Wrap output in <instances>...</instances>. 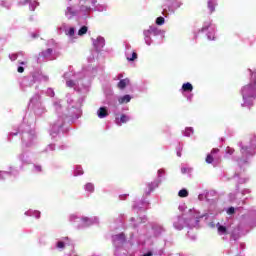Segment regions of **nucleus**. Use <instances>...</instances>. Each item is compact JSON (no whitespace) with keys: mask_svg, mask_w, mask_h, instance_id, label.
I'll return each instance as SVG.
<instances>
[{"mask_svg":"<svg viewBox=\"0 0 256 256\" xmlns=\"http://www.w3.org/2000/svg\"><path fill=\"white\" fill-rule=\"evenodd\" d=\"M95 75H97V68L91 67L83 68L81 72L77 73L70 67L69 71L64 73L63 78L66 81V86L77 91L82 97L75 99L74 95L68 94L66 96V110L63 109L61 100H53L54 111H56L58 118L51 125L49 131L50 137L54 139L61 131L64 133L65 119L73 122L81 117V107L83 106L85 97L91 91V77H95Z\"/></svg>","mask_w":256,"mask_h":256,"instance_id":"f257e3e1","label":"nucleus"},{"mask_svg":"<svg viewBox=\"0 0 256 256\" xmlns=\"http://www.w3.org/2000/svg\"><path fill=\"white\" fill-rule=\"evenodd\" d=\"M27 118H24L23 123L14 131L8 135V141H11V137L15 135H22V147L23 151L18 156L19 161L23 164L31 163V153L25 151V148L33 147L37 145V133L31 128V124H27Z\"/></svg>","mask_w":256,"mask_h":256,"instance_id":"f03ea898","label":"nucleus"},{"mask_svg":"<svg viewBox=\"0 0 256 256\" xmlns=\"http://www.w3.org/2000/svg\"><path fill=\"white\" fill-rule=\"evenodd\" d=\"M251 75L250 83L241 88L243 103L241 107H253V102L256 99V69H249Z\"/></svg>","mask_w":256,"mask_h":256,"instance_id":"7ed1b4c3","label":"nucleus"},{"mask_svg":"<svg viewBox=\"0 0 256 256\" xmlns=\"http://www.w3.org/2000/svg\"><path fill=\"white\" fill-rule=\"evenodd\" d=\"M93 11H98L99 13L107 11V4L98 3L97 0H79V10L77 11L79 17L87 19Z\"/></svg>","mask_w":256,"mask_h":256,"instance_id":"20e7f679","label":"nucleus"},{"mask_svg":"<svg viewBox=\"0 0 256 256\" xmlns=\"http://www.w3.org/2000/svg\"><path fill=\"white\" fill-rule=\"evenodd\" d=\"M238 146L240 147V153L242 155L241 159L238 160V165L240 169H243V165H249V159L256 155V135L250 139L248 144L240 142Z\"/></svg>","mask_w":256,"mask_h":256,"instance_id":"39448f33","label":"nucleus"},{"mask_svg":"<svg viewBox=\"0 0 256 256\" xmlns=\"http://www.w3.org/2000/svg\"><path fill=\"white\" fill-rule=\"evenodd\" d=\"M47 81H49V76L43 74V72L41 71H35L32 72L30 75L24 77L20 85L24 91H27V89H29V87H31L32 85H35V83H47Z\"/></svg>","mask_w":256,"mask_h":256,"instance_id":"423d86ee","label":"nucleus"},{"mask_svg":"<svg viewBox=\"0 0 256 256\" xmlns=\"http://www.w3.org/2000/svg\"><path fill=\"white\" fill-rule=\"evenodd\" d=\"M70 223H73L76 229H85V227H91V225H95L99 223V218L96 216L93 217H81L77 214H72L69 216Z\"/></svg>","mask_w":256,"mask_h":256,"instance_id":"0eeeda50","label":"nucleus"},{"mask_svg":"<svg viewBox=\"0 0 256 256\" xmlns=\"http://www.w3.org/2000/svg\"><path fill=\"white\" fill-rule=\"evenodd\" d=\"M203 217L207 219L208 214H201V212L195 209H190L188 214H185L186 227L188 229H195L199 227V222L201 219H203Z\"/></svg>","mask_w":256,"mask_h":256,"instance_id":"6e6552de","label":"nucleus"},{"mask_svg":"<svg viewBox=\"0 0 256 256\" xmlns=\"http://www.w3.org/2000/svg\"><path fill=\"white\" fill-rule=\"evenodd\" d=\"M183 7V1L181 0H165V3L162 5V15L164 17H169V15H175L177 9Z\"/></svg>","mask_w":256,"mask_h":256,"instance_id":"1a4fd4ad","label":"nucleus"},{"mask_svg":"<svg viewBox=\"0 0 256 256\" xmlns=\"http://www.w3.org/2000/svg\"><path fill=\"white\" fill-rule=\"evenodd\" d=\"M143 35L144 41L149 47L155 43V39H157V37H163V31H161L157 26H149L148 29L143 31Z\"/></svg>","mask_w":256,"mask_h":256,"instance_id":"9d476101","label":"nucleus"},{"mask_svg":"<svg viewBox=\"0 0 256 256\" xmlns=\"http://www.w3.org/2000/svg\"><path fill=\"white\" fill-rule=\"evenodd\" d=\"M125 234L120 233L118 235L112 236V242L115 247V255L116 256H127V250L123 249V245L125 243Z\"/></svg>","mask_w":256,"mask_h":256,"instance_id":"9b49d317","label":"nucleus"},{"mask_svg":"<svg viewBox=\"0 0 256 256\" xmlns=\"http://www.w3.org/2000/svg\"><path fill=\"white\" fill-rule=\"evenodd\" d=\"M92 44L94 51L91 52L90 56L88 57V63H93L95 59L99 56V51L105 47V38L102 36H98L97 38H92Z\"/></svg>","mask_w":256,"mask_h":256,"instance_id":"f8f14e48","label":"nucleus"},{"mask_svg":"<svg viewBox=\"0 0 256 256\" xmlns=\"http://www.w3.org/2000/svg\"><path fill=\"white\" fill-rule=\"evenodd\" d=\"M29 107H31V109H34V113L38 117H41V115L45 114L47 111L45 109V106H43V103H41V96H39V94H35L30 99Z\"/></svg>","mask_w":256,"mask_h":256,"instance_id":"ddd939ff","label":"nucleus"},{"mask_svg":"<svg viewBox=\"0 0 256 256\" xmlns=\"http://www.w3.org/2000/svg\"><path fill=\"white\" fill-rule=\"evenodd\" d=\"M55 59V50L48 48L40 52L36 58L37 63H45L47 61H53Z\"/></svg>","mask_w":256,"mask_h":256,"instance_id":"4468645a","label":"nucleus"},{"mask_svg":"<svg viewBox=\"0 0 256 256\" xmlns=\"http://www.w3.org/2000/svg\"><path fill=\"white\" fill-rule=\"evenodd\" d=\"M215 29H217L215 24L212 21H207L204 22L201 32L207 33V39L209 41H215Z\"/></svg>","mask_w":256,"mask_h":256,"instance_id":"2eb2a0df","label":"nucleus"},{"mask_svg":"<svg viewBox=\"0 0 256 256\" xmlns=\"http://www.w3.org/2000/svg\"><path fill=\"white\" fill-rule=\"evenodd\" d=\"M172 223L176 231H182V229H185V227H187L185 215L174 217Z\"/></svg>","mask_w":256,"mask_h":256,"instance_id":"dca6fc26","label":"nucleus"},{"mask_svg":"<svg viewBox=\"0 0 256 256\" xmlns=\"http://www.w3.org/2000/svg\"><path fill=\"white\" fill-rule=\"evenodd\" d=\"M182 95L187 98V101H193V84L192 83H184L182 88L180 89Z\"/></svg>","mask_w":256,"mask_h":256,"instance_id":"f3484780","label":"nucleus"},{"mask_svg":"<svg viewBox=\"0 0 256 256\" xmlns=\"http://www.w3.org/2000/svg\"><path fill=\"white\" fill-rule=\"evenodd\" d=\"M125 57L127 61H129V63L136 61V59L138 58L137 52L133 50V48L131 47V44L129 43L125 44Z\"/></svg>","mask_w":256,"mask_h":256,"instance_id":"a211bd4d","label":"nucleus"},{"mask_svg":"<svg viewBox=\"0 0 256 256\" xmlns=\"http://www.w3.org/2000/svg\"><path fill=\"white\" fill-rule=\"evenodd\" d=\"M73 242L71 241V238L69 237H62L60 240H58L56 242V249H58V251H64L65 247H67V245H71Z\"/></svg>","mask_w":256,"mask_h":256,"instance_id":"6ab92c4d","label":"nucleus"},{"mask_svg":"<svg viewBox=\"0 0 256 256\" xmlns=\"http://www.w3.org/2000/svg\"><path fill=\"white\" fill-rule=\"evenodd\" d=\"M132 209L137 213H139V211H147V209H149V202L145 199L140 202H135Z\"/></svg>","mask_w":256,"mask_h":256,"instance_id":"aec40b11","label":"nucleus"},{"mask_svg":"<svg viewBox=\"0 0 256 256\" xmlns=\"http://www.w3.org/2000/svg\"><path fill=\"white\" fill-rule=\"evenodd\" d=\"M129 121H131V116L126 114H121L120 117L116 116L115 118V123L118 125V127H121V125L125 123H129Z\"/></svg>","mask_w":256,"mask_h":256,"instance_id":"412c9836","label":"nucleus"},{"mask_svg":"<svg viewBox=\"0 0 256 256\" xmlns=\"http://www.w3.org/2000/svg\"><path fill=\"white\" fill-rule=\"evenodd\" d=\"M96 115L98 119H107V117H109V108H107L106 106H101L97 110Z\"/></svg>","mask_w":256,"mask_h":256,"instance_id":"4be33fe9","label":"nucleus"},{"mask_svg":"<svg viewBox=\"0 0 256 256\" xmlns=\"http://www.w3.org/2000/svg\"><path fill=\"white\" fill-rule=\"evenodd\" d=\"M148 227H152L155 237H159V235H163V233H165V228L159 224H149Z\"/></svg>","mask_w":256,"mask_h":256,"instance_id":"5701e85b","label":"nucleus"},{"mask_svg":"<svg viewBox=\"0 0 256 256\" xmlns=\"http://www.w3.org/2000/svg\"><path fill=\"white\" fill-rule=\"evenodd\" d=\"M138 245H142V247H151V245H153V238H145V236H140L138 240Z\"/></svg>","mask_w":256,"mask_h":256,"instance_id":"b1692460","label":"nucleus"},{"mask_svg":"<svg viewBox=\"0 0 256 256\" xmlns=\"http://www.w3.org/2000/svg\"><path fill=\"white\" fill-rule=\"evenodd\" d=\"M159 185H161V179L155 180L154 182L148 183L147 188L148 190H146V194L147 195H151V193H153V191H155V189H157V187H159Z\"/></svg>","mask_w":256,"mask_h":256,"instance_id":"393cba45","label":"nucleus"},{"mask_svg":"<svg viewBox=\"0 0 256 256\" xmlns=\"http://www.w3.org/2000/svg\"><path fill=\"white\" fill-rule=\"evenodd\" d=\"M30 11H34L36 7H38L39 3L36 0H21L20 5H28Z\"/></svg>","mask_w":256,"mask_h":256,"instance_id":"a878e982","label":"nucleus"},{"mask_svg":"<svg viewBox=\"0 0 256 256\" xmlns=\"http://www.w3.org/2000/svg\"><path fill=\"white\" fill-rule=\"evenodd\" d=\"M234 179L237 180L238 185H243V183H247V181H249V178L244 177L243 174L239 171L235 173Z\"/></svg>","mask_w":256,"mask_h":256,"instance_id":"bb28decb","label":"nucleus"},{"mask_svg":"<svg viewBox=\"0 0 256 256\" xmlns=\"http://www.w3.org/2000/svg\"><path fill=\"white\" fill-rule=\"evenodd\" d=\"M11 171H0V181H3L4 179H7V177H11V175H17V170L10 167Z\"/></svg>","mask_w":256,"mask_h":256,"instance_id":"cd10ccee","label":"nucleus"},{"mask_svg":"<svg viewBox=\"0 0 256 256\" xmlns=\"http://www.w3.org/2000/svg\"><path fill=\"white\" fill-rule=\"evenodd\" d=\"M24 215H26V217H35V219H39L41 217V212L37 210H28Z\"/></svg>","mask_w":256,"mask_h":256,"instance_id":"c85d7f7f","label":"nucleus"},{"mask_svg":"<svg viewBox=\"0 0 256 256\" xmlns=\"http://www.w3.org/2000/svg\"><path fill=\"white\" fill-rule=\"evenodd\" d=\"M215 153H219V149H217V148L212 149L211 153L208 154L206 157V163H208V164L213 163V157H214Z\"/></svg>","mask_w":256,"mask_h":256,"instance_id":"c756f323","label":"nucleus"},{"mask_svg":"<svg viewBox=\"0 0 256 256\" xmlns=\"http://www.w3.org/2000/svg\"><path fill=\"white\" fill-rule=\"evenodd\" d=\"M84 191H86V193H95V185L91 182H88L84 185Z\"/></svg>","mask_w":256,"mask_h":256,"instance_id":"7c9ffc66","label":"nucleus"},{"mask_svg":"<svg viewBox=\"0 0 256 256\" xmlns=\"http://www.w3.org/2000/svg\"><path fill=\"white\" fill-rule=\"evenodd\" d=\"M131 101V95L126 94L118 98V102L120 105H124L125 103H129Z\"/></svg>","mask_w":256,"mask_h":256,"instance_id":"2f4dec72","label":"nucleus"},{"mask_svg":"<svg viewBox=\"0 0 256 256\" xmlns=\"http://www.w3.org/2000/svg\"><path fill=\"white\" fill-rule=\"evenodd\" d=\"M207 6L210 13H214L215 7L217 6V0H208Z\"/></svg>","mask_w":256,"mask_h":256,"instance_id":"473e14b6","label":"nucleus"},{"mask_svg":"<svg viewBox=\"0 0 256 256\" xmlns=\"http://www.w3.org/2000/svg\"><path fill=\"white\" fill-rule=\"evenodd\" d=\"M237 193H239V184L236 185V192L230 193L228 199L231 203L235 202L237 199Z\"/></svg>","mask_w":256,"mask_h":256,"instance_id":"72a5a7b5","label":"nucleus"},{"mask_svg":"<svg viewBox=\"0 0 256 256\" xmlns=\"http://www.w3.org/2000/svg\"><path fill=\"white\" fill-rule=\"evenodd\" d=\"M129 85V78L122 79L118 82L119 89H125Z\"/></svg>","mask_w":256,"mask_h":256,"instance_id":"f704fd0d","label":"nucleus"},{"mask_svg":"<svg viewBox=\"0 0 256 256\" xmlns=\"http://www.w3.org/2000/svg\"><path fill=\"white\" fill-rule=\"evenodd\" d=\"M218 229V235H226L227 234V227L220 225L219 223L216 224Z\"/></svg>","mask_w":256,"mask_h":256,"instance_id":"c9c22d12","label":"nucleus"},{"mask_svg":"<svg viewBox=\"0 0 256 256\" xmlns=\"http://www.w3.org/2000/svg\"><path fill=\"white\" fill-rule=\"evenodd\" d=\"M65 15L68 19H71V17H75V15H77V12L73 11L72 7H67Z\"/></svg>","mask_w":256,"mask_h":256,"instance_id":"e433bc0d","label":"nucleus"},{"mask_svg":"<svg viewBox=\"0 0 256 256\" xmlns=\"http://www.w3.org/2000/svg\"><path fill=\"white\" fill-rule=\"evenodd\" d=\"M194 130L193 127H186L184 131H182V135L184 137H191V135H193Z\"/></svg>","mask_w":256,"mask_h":256,"instance_id":"4c0bfd02","label":"nucleus"},{"mask_svg":"<svg viewBox=\"0 0 256 256\" xmlns=\"http://www.w3.org/2000/svg\"><path fill=\"white\" fill-rule=\"evenodd\" d=\"M65 33L69 37V39H71V41H73L75 39V28L74 27L69 28V30H66Z\"/></svg>","mask_w":256,"mask_h":256,"instance_id":"58836bf2","label":"nucleus"},{"mask_svg":"<svg viewBox=\"0 0 256 256\" xmlns=\"http://www.w3.org/2000/svg\"><path fill=\"white\" fill-rule=\"evenodd\" d=\"M209 192L204 191L203 193L198 195V201H209Z\"/></svg>","mask_w":256,"mask_h":256,"instance_id":"ea45409f","label":"nucleus"},{"mask_svg":"<svg viewBox=\"0 0 256 256\" xmlns=\"http://www.w3.org/2000/svg\"><path fill=\"white\" fill-rule=\"evenodd\" d=\"M83 167L76 166L74 169V177H79V175H83Z\"/></svg>","mask_w":256,"mask_h":256,"instance_id":"a19ab883","label":"nucleus"},{"mask_svg":"<svg viewBox=\"0 0 256 256\" xmlns=\"http://www.w3.org/2000/svg\"><path fill=\"white\" fill-rule=\"evenodd\" d=\"M178 197H189V191H187V189L183 188L178 192Z\"/></svg>","mask_w":256,"mask_h":256,"instance_id":"79ce46f5","label":"nucleus"},{"mask_svg":"<svg viewBox=\"0 0 256 256\" xmlns=\"http://www.w3.org/2000/svg\"><path fill=\"white\" fill-rule=\"evenodd\" d=\"M66 31H67V25L65 23H62L60 26L57 27V32L59 34L63 32L66 33Z\"/></svg>","mask_w":256,"mask_h":256,"instance_id":"37998d69","label":"nucleus"},{"mask_svg":"<svg viewBox=\"0 0 256 256\" xmlns=\"http://www.w3.org/2000/svg\"><path fill=\"white\" fill-rule=\"evenodd\" d=\"M88 31L87 26H82L79 30H78V35L80 37H83V35H86Z\"/></svg>","mask_w":256,"mask_h":256,"instance_id":"c03bdc74","label":"nucleus"},{"mask_svg":"<svg viewBox=\"0 0 256 256\" xmlns=\"http://www.w3.org/2000/svg\"><path fill=\"white\" fill-rule=\"evenodd\" d=\"M51 151H55V144H49L44 149V153H51Z\"/></svg>","mask_w":256,"mask_h":256,"instance_id":"a18cd8bd","label":"nucleus"},{"mask_svg":"<svg viewBox=\"0 0 256 256\" xmlns=\"http://www.w3.org/2000/svg\"><path fill=\"white\" fill-rule=\"evenodd\" d=\"M191 171H193V168H189V167H185V166L181 167V174L182 175H186V173H191Z\"/></svg>","mask_w":256,"mask_h":256,"instance_id":"49530a36","label":"nucleus"},{"mask_svg":"<svg viewBox=\"0 0 256 256\" xmlns=\"http://www.w3.org/2000/svg\"><path fill=\"white\" fill-rule=\"evenodd\" d=\"M43 171V167L41 165L34 164L33 165V172L34 173H41Z\"/></svg>","mask_w":256,"mask_h":256,"instance_id":"de8ad7c7","label":"nucleus"},{"mask_svg":"<svg viewBox=\"0 0 256 256\" xmlns=\"http://www.w3.org/2000/svg\"><path fill=\"white\" fill-rule=\"evenodd\" d=\"M20 65L21 66H18L17 71H18V73H23V71H25V68L23 66L27 65V62L22 61V62H20Z\"/></svg>","mask_w":256,"mask_h":256,"instance_id":"09e8293b","label":"nucleus"},{"mask_svg":"<svg viewBox=\"0 0 256 256\" xmlns=\"http://www.w3.org/2000/svg\"><path fill=\"white\" fill-rule=\"evenodd\" d=\"M156 25H165V18L160 16L156 19Z\"/></svg>","mask_w":256,"mask_h":256,"instance_id":"8fccbe9b","label":"nucleus"},{"mask_svg":"<svg viewBox=\"0 0 256 256\" xmlns=\"http://www.w3.org/2000/svg\"><path fill=\"white\" fill-rule=\"evenodd\" d=\"M46 95H48V97H55V90H53V88H48L46 90Z\"/></svg>","mask_w":256,"mask_h":256,"instance_id":"3c124183","label":"nucleus"},{"mask_svg":"<svg viewBox=\"0 0 256 256\" xmlns=\"http://www.w3.org/2000/svg\"><path fill=\"white\" fill-rule=\"evenodd\" d=\"M19 55H22V53L10 54L9 59H11L12 61H17V57H19Z\"/></svg>","mask_w":256,"mask_h":256,"instance_id":"603ef678","label":"nucleus"},{"mask_svg":"<svg viewBox=\"0 0 256 256\" xmlns=\"http://www.w3.org/2000/svg\"><path fill=\"white\" fill-rule=\"evenodd\" d=\"M183 151V146L179 144V147L176 148L177 157H181V152Z\"/></svg>","mask_w":256,"mask_h":256,"instance_id":"864d4df0","label":"nucleus"},{"mask_svg":"<svg viewBox=\"0 0 256 256\" xmlns=\"http://www.w3.org/2000/svg\"><path fill=\"white\" fill-rule=\"evenodd\" d=\"M232 153H235V149L231 147H227L226 149V155H231Z\"/></svg>","mask_w":256,"mask_h":256,"instance_id":"5fc2aeb1","label":"nucleus"},{"mask_svg":"<svg viewBox=\"0 0 256 256\" xmlns=\"http://www.w3.org/2000/svg\"><path fill=\"white\" fill-rule=\"evenodd\" d=\"M188 237L191 239V241H195V239H197V235L191 234V231H188Z\"/></svg>","mask_w":256,"mask_h":256,"instance_id":"6e6d98bb","label":"nucleus"},{"mask_svg":"<svg viewBox=\"0 0 256 256\" xmlns=\"http://www.w3.org/2000/svg\"><path fill=\"white\" fill-rule=\"evenodd\" d=\"M146 221H147V217L145 216L137 218V223H145Z\"/></svg>","mask_w":256,"mask_h":256,"instance_id":"4d7b16f0","label":"nucleus"},{"mask_svg":"<svg viewBox=\"0 0 256 256\" xmlns=\"http://www.w3.org/2000/svg\"><path fill=\"white\" fill-rule=\"evenodd\" d=\"M162 175H165V169L158 170V179H161Z\"/></svg>","mask_w":256,"mask_h":256,"instance_id":"13d9d810","label":"nucleus"},{"mask_svg":"<svg viewBox=\"0 0 256 256\" xmlns=\"http://www.w3.org/2000/svg\"><path fill=\"white\" fill-rule=\"evenodd\" d=\"M235 213V208L234 207H230L227 209V214L228 215H233Z\"/></svg>","mask_w":256,"mask_h":256,"instance_id":"bf43d9fd","label":"nucleus"},{"mask_svg":"<svg viewBox=\"0 0 256 256\" xmlns=\"http://www.w3.org/2000/svg\"><path fill=\"white\" fill-rule=\"evenodd\" d=\"M249 193H251V190H249V189L242 190V195H247Z\"/></svg>","mask_w":256,"mask_h":256,"instance_id":"052dcab7","label":"nucleus"},{"mask_svg":"<svg viewBox=\"0 0 256 256\" xmlns=\"http://www.w3.org/2000/svg\"><path fill=\"white\" fill-rule=\"evenodd\" d=\"M142 256H153V251H148L144 253Z\"/></svg>","mask_w":256,"mask_h":256,"instance_id":"680f3d73","label":"nucleus"},{"mask_svg":"<svg viewBox=\"0 0 256 256\" xmlns=\"http://www.w3.org/2000/svg\"><path fill=\"white\" fill-rule=\"evenodd\" d=\"M119 199H120L121 201L127 199V194L120 195V196H119Z\"/></svg>","mask_w":256,"mask_h":256,"instance_id":"e2e57ef3","label":"nucleus"},{"mask_svg":"<svg viewBox=\"0 0 256 256\" xmlns=\"http://www.w3.org/2000/svg\"><path fill=\"white\" fill-rule=\"evenodd\" d=\"M241 249H245V244H240Z\"/></svg>","mask_w":256,"mask_h":256,"instance_id":"0e129e2a","label":"nucleus"},{"mask_svg":"<svg viewBox=\"0 0 256 256\" xmlns=\"http://www.w3.org/2000/svg\"><path fill=\"white\" fill-rule=\"evenodd\" d=\"M60 149H62V150L63 149H67V146H65V145L64 146H60Z\"/></svg>","mask_w":256,"mask_h":256,"instance_id":"69168bd1","label":"nucleus"},{"mask_svg":"<svg viewBox=\"0 0 256 256\" xmlns=\"http://www.w3.org/2000/svg\"><path fill=\"white\" fill-rule=\"evenodd\" d=\"M131 223H135V218L130 219Z\"/></svg>","mask_w":256,"mask_h":256,"instance_id":"338daca9","label":"nucleus"},{"mask_svg":"<svg viewBox=\"0 0 256 256\" xmlns=\"http://www.w3.org/2000/svg\"><path fill=\"white\" fill-rule=\"evenodd\" d=\"M133 227L135 229L136 227H138V224L137 223H133Z\"/></svg>","mask_w":256,"mask_h":256,"instance_id":"774afa93","label":"nucleus"}]
</instances>
